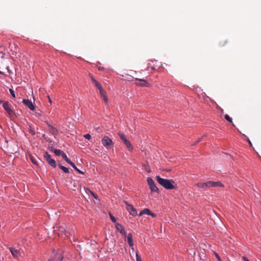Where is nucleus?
Here are the masks:
<instances>
[{"label":"nucleus","mask_w":261,"mask_h":261,"mask_svg":"<svg viewBox=\"0 0 261 261\" xmlns=\"http://www.w3.org/2000/svg\"><path fill=\"white\" fill-rule=\"evenodd\" d=\"M48 101H49V103H51L52 101H51V99L50 97H49V96H48Z\"/></svg>","instance_id":"42"},{"label":"nucleus","mask_w":261,"mask_h":261,"mask_svg":"<svg viewBox=\"0 0 261 261\" xmlns=\"http://www.w3.org/2000/svg\"><path fill=\"white\" fill-rule=\"evenodd\" d=\"M127 242H128V243L130 247H133L134 244V242H133V240L132 234V233H128V235H127Z\"/></svg>","instance_id":"14"},{"label":"nucleus","mask_w":261,"mask_h":261,"mask_svg":"<svg viewBox=\"0 0 261 261\" xmlns=\"http://www.w3.org/2000/svg\"><path fill=\"white\" fill-rule=\"evenodd\" d=\"M99 91V93H100V95L101 96V97L102 98L103 97L105 96L106 95H107V92H106V91H105L102 88H101V89H98Z\"/></svg>","instance_id":"19"},{"label":"nucleus","mask_w":261,"mask_h":261,"mask_svg":"<svg viewBox=\"0 0 261 261\" xmlns=\"http://www.w3.org/2000/svg\"><path fill=\"white\" fill-rule=\"evenodd\" d=\"M71 166L76 170L80 174H84V173L83 172H82V171H81L80 170H79L77 167L75 165V164L74 163H73V164L71 165Z\"/></svg>","instance_id":"23"},{"label":"nucleus","mask_w":261,"mask_h":261,"mask_svg":"<svg viewBox=\"0 0 261 261\" xmlns=\"http://www.w3.org/2000/svg\"><path fill=\"white\" fill-rule=\"evenodd\" d=\"M9 250L14 258L18 259L21 256L19 250L16 249L14 247H10Z\"/></svg>","instance_id":"7"},{"label":"nucleus","mask_w":261,"mask_h":261,"mask_svg":"<svg viewBox=\"0 0 261 261\" xmlns=\"http://www.w3.org/2000/svg\"><path fill=\"white\" fill-rule=\"evenodd\" d=\"M3 108L10 116L12 117L14 115L15 113L11 109V106L8 101H5L3 103Z\"/></svg>","instance_id":"4"},{"label":"nucleus","mask_w":261,"mask_h":261,"mask_svg":"<svg viewBox=\"0 0 261 261\" xmlns=\"http://www.w3.org/2000/svg\"><path fill=\"white\" fill-rule=\"evenodd\" d=\"M63 257L60 253H57L51 257L48 261H62Z\"/></svg>","instance_id":"9"},{"label":"nucleus","mask_w":261,"mask_h":261,"mask_svg":"<svg viewBox=\"0 0 261 261\" xmlns=\"http://www.w3.org/2000/svg\"><path fill=\"white\" fill-rule=\"evenodd\" d=\"M150 216H152V217H153V218H155V217H156V214H154V213H152V212H151V213H150Z\"/></svg>","instance_id":"35"},{"label":"nucleus","mask_w":261,"mask_h":261,"mask_svg":"<svg viewBox=\"0 0 261 261\" xmlns=\"http://www.w3.org/2000/svg\"><path fill=\"white\" fill-rule=\"evenodd\" d=\"M208 188L216 187H224V185L220 181L215 182V181H208Z\"/></svg>","instance_id":"10"},{"label":"nucleus","mask_w":261,"mask_h":261,"mask_svg":"<svg viewBox=\"0 0 261 261\" xmlns=\"http://www.w3.org/2000/svg\"><path fill=\"white\" fill-rule=\"evenodd\" d=\"M110 217L112 221L114 223L116 222V219L111 214L109 213Z\"/></svg>","instance_id":"27"},{"label":"nucleus","mask_w":261,"mask_h":261,"mask_svg":"<svg viewBox=\"0 0 261 261\" xmlns=\"http://www.w3.org/2000/svg\"><path fill=\"white\" fill-rule=\"evenodd\" d=\"M55 232L57 233L59 236H62L63 234L66 237H68L69 233L65 230L64 226L56 225L54 227Z\"/></svg>","instance_id":"2"},{"label":"nucleus","mask_w":261,"mask_h":261,"mask_svg":"<svg viewBox=\"0 0 261 261\" xmlns=\"http://www.w3.org/2000/svg\"><path fill=\"white\" fill-rule=\"evenodd\" d=\"M98 69L99 70H102L103 69V67H99Z\"/></svg>","instance_id":"45"},{"label":"nucleus","mask_w":261,"mask_h":261,"mask_svg":"<svg viewBox=\"0 0 261 261\" xmlns=\"http://www.w3.org/2000/svg\"><path fill=\"white\" fill-rule=\"evenodd\" d=\"M116 228L117 230L119 231L122 235H126V232L124 230L123 226L121 224L118 223H116Z\"/></svg>","instance_id":"12"},{"label":"nucleus","mask_w":261,"mask_h":261,"mask_svg":"<svg viewBox=\"0 0 261 261\" xmlns=\"http://www.w3.org/2000/svg\"><path fill=\"white\" fill-rule=\"evenodd\" d=\"M84 137L86 139L90 140L91 138V136L89 134H87L84 135Z\"/></svg>","instance_id":"30"},{"label":"nucleus","mask_w":261,"mask_h":261,"mask_svg":"<svg viewBox=\"0 0 261 261\" xmlns=\"http://www.w3.org/2000/svg\"><path fill=\"white\" fill-rule=\"evenodd\" d=\"M126 205V208L127 211L129 212L130 214L132 216H136L137 214V211L134 207L133 205L129 204L127 202H124Z\"/></svg>","instance_id":"8"},{"label":"nucleus","mask_w":261,"mask_h":261,"mask_svg":"<svg viewBox=\"0 0 261 261\" xmlns=\"http://www.w3.org/2000/svg\"><path fill=\"white\" fill-rule=\"evenodd\" d=\"M58 166L60 169H61L65 173H69V170L68 168L61 165L60 164H58Z\"/></svg>","instance_id":"18"},{"label":"nucleus","mask_w":261,"mask_h":261,"mask_svg":"<svg viewBox=\"0 0 261 261\" xmlns=\"http://www.w3.org/2000/svg\"><path fill=\"white\" fill-rule=\"evenodd\" d=\"M224 118L226 120H227V121H228L229 122L232 123V119L228 115L226 114L224 116Z\"/></svg>","instance_id":"25"},{"label":"nucleus","mask_w":261,"mask_h":261,"mask_svg":"<svg viewBox=\"0 0 261 261\" xmlns=\"http://www.w3.org/2000/svg\"><path fill=\"white\" fill-rule=\"evenodd\" d=\"M4 102L5 101H3V100H0V103H2L3 105Z\"/></svg>","instance_id":"46"},{"label":"nucleus","mask_w":261,"mask_h":261,"mask_svg":"<svg viewBox=\"0 0 261 261\" xmlns=\"http://www.w3.org/2000/svg\"><path fill=\"white\" fill-rule=\"evenodd\" d=\"M201 139H202V138L199 139L198 140H197L196 142H195L194 143L193 145H196L198 143H199L201 140Z\"/></svg>","instance_id":"36"},{"label":"nucleus","mask_w":261,"mask_h":261,"mask_svg":"<svg viewBox=\"0 0 261 261\" xmlns=\"http://www.w3.org/2000/svg\"><path fill=\"white\" fill-rule=\"evenodd\" d=\"M195 186L200 188H208V182H198L195 185Z\"/></svg>","instance_id":"16"},{"label":"nucleus","mask_w":261,"mask_h":261,"mask_svg":"<svg viewBox=\"0 0 261 261\" xmlns=\"http://www.w3.org/2000/svg\"><path fill=\"white\" fill-rule=\"evenodd\" d=\"M101 143L107 149L110 148L114 144L112 140L108 136H105L101 139Z\"/></svg>","instance_id":"3"},{"label":"nucleus","mask_w":261,"mask_h":261,"mask_svg":"<svg viewBox=\"0 0 261 261\" xmlns=\"http://www.w3.org/2000/svg\"><path fill=\"white\" fill-rule=\"evenodd\" d=\"M30 159L32 161V162L34 164H36L37 165V161H36V160L35 159L34 157H33L32 155H30Z\"/></svg>","instance_id":"26"},{"label":"nucleus","mask_w":261,"mask_h":261,"mask_svg":"<svg viewBox=\"0 0 261 261\" xmlns=\"http://www.w3.org/2000/svg\"><path fill=\"white\" fill-rule=\"evenodd\" d=\"M90 78L92 82H94V80H96L90 74Z\"/></svg>","instance_id":"40"},{"label":"nucleus","mask_w":261,"mask_h":261,"mask_svg":"<svg viewBox=\"0 0 261 261\" xmlns=\"http://www.w3.org/2000/svg\"><path fill=\"white\" fill-rule=\"evenodd\" d=\"M242 259L244 260V261H249L248 258L245 256H243L242 257Z\"/></svg>","instance_id":"38"},{"label":"nucleus","mask_w":261,"mask_h":261,"mask_svg":"<svg viewBox=\"0 0 261 261\" xmlns=\"http://www.w3.org/2000/svg\"><path fill=\"white\" fill-rule=\"evenodd\" d=\"M90 193H91V194L93 196V197L95 198V199H97V196L96 194H95L93 192H92V191H90Z\"/></svg>","instance_id":"37"},{"label":"nucleus","mask_w":261,"mask_h":261,"mask_svg":"<svg viewBox=\"0 0 261 261\" xmlns=\"http://www.w3.org/2000/svg\"><path fill=\"white\" fill-rule=\"evenodd\" d=\"M146 171L147 172H150V170L149 169H146Z\"/></svg>","instance_id":"43"},{"label":"nucleus","mask_w":261,"mask_h":261,"mask_svg":"<svg viewBox=\"0 0 261 261\" xmlns=\"http://www.w3.org/2000/svg\"><path fill=\"white\" fill-rule=\"evenodd\" d=\"M3 72L0 71V74H3Z\"/></svg>","instance_id":"49"},{"label":"nucleus","mask_w":261,"mask_h":261,"mask_svg":"<svg viewBox=\"0 0 261 261\" xmlns=\"http://www.w3.org/2000/svg\"><path fill=\"white\" fill-rule=\"evenodd\" d=\"M248 142L250 145H252V143L249 140H248Z\"/></svg>","instance_id":"44"},{"label":"nucleus","mask_w":261,"mask_h":261,"mask_svg":"<svg viewBox=\"0 0 261 261\" xmlns=\"http://www.w3.org/2000/svg\"><path fill=\"white\" fill-rule=\"evenodd\" d=\"M123 143L126 145L129 151H131L133 150V147L129 140L126 139V140H124V142Z\"/></svg>","instance_id":"15"},{"label":"nucleus","mask_w":261,"mask_h":261,"mask_svg":"<svg viewBox=\"0 0 261 261\" xmlns=\"http://www.w3.org/2000/svg\"><path fill=\"white\" fill-rule=\"evenodd\" d=\"M147 184L151 192H158L159 189L156 187L154 181L151 177L147 178Z\"/></svg>","instance_id":"6"},{"label":"nucleus","mask_w":261,"mask_h":261,"mask_svg":"<svg viewBox=\"0 0 261 261\" xmlns=\"http://www.w3.org/2000/svg\"><path fill=\"white\" fill-rule=\"evenodd\" d=\"M61 156H62V158H63L65 160H67V159H68V158H67V156L66 154L64 152H63V153H62V155H61Z\"/></svg>","instance_id":"33"},{"label":"nucleus","mask_w":261,"mask_h":261,"mask_svg":"<svg viewBox=\"0 0 261 261\" xmlns=\"http://www.w3.org/2000/svg\"><path fill=\"white\" fill-rule=\"evenodd\" d=\"M216 256L217 259H218V260L221 261L220 257L217 254H216Z\"/></svg>","instance_id":"41"},{"label":"nucleus","mask_w":261,"mask_h":261,"mask_svg":"<svg viewBox=\"0 0 261 261\" xmlns=\"http://www.w3.org/2000/svg\"><path fill=\"white\" fill-rule=\"evenodd\" d=\"M150 213L151 211L149 209L145 208L140 213L139 215L142 216L143 214H147L150 215Z\"/></svg>","instance_id":"17"},{"label":"nucleus","mask_w":261,"mask_h":261,"mask_svg":"<svg viewBox=\"0 0 261 261\" xmlns=\"http://www.w3.org/2000/svg\"><path fill=\"white\" fill-rule=\"evenodd\" d=\"M170 170H171L170 169H169V170H168V169L166 170V171H167V172H169V171H170Z\"/></svg>","instance_id":"48"},{"label":"nucleus","mask_w":261,"mask_h":261,"mask_svg":"<svg viewBox=\"0 0 261 261\" xmlns=\"http://www.w3.org/2000/svg\"><path fill=\"white\" fill-rule=\"evenodd\" d=\"M157 181L164 188L168 190L175 189L176 188L175 182L173 180L164 179L160 176H156Z\"/></svg>","instance_id":"1"},{"label":"nucleus","mask_w":261,"mask_h":261,"mask_svg":"<svg viewBox=\"0 0 261 261\" xmlns=\"http://www.w3.org/2000/svg\"><path fill=\"white\" fill-rule=\"evenodd\" d=\"M55 154L57 156L62 155V153L64 152L63 151L60 149H55L54 151Z\"/></svg>","instance_id":"20"},{"label":"nucleus","mask_w":261,"mask_h":261,"mask_svg":"<svg viewBox=\"0 0 261 261\" xmlns=\"http://www.w3.org/2000/svg\"><path fill=\"white\" fill-rule=\"evenodd\" d=\"M29 132L33 136L35 135L36 134L35 130L30 125H29Z\"/></svg>","instance_id":"24"},{"label":"nucleus","mask_w":261,"mask_h":261,"mask_svg":"<svg viewBox=\"0 0 261 261\" xmlns=\"http://www.w3.org/2000/svg\"><path fill=\"white\" fill-rule=\"evenodd\" d=\"M9 92H10V94H11V95L13 96V97H14V98L16 97V96H15V93H14V91L13 90H12V89H9Z\"/></svg>","instance_id":"29"},{"label":"nucleus","mask_w":261,"mask_h":261,"mask_svg":"<svg viewBox=\"0 0 261 261\" xmlns=\"http://www.w3.org/2000/svg\"><path fill=\"white\" fill-rule=\"evenodd\" d=\"M23 103L26 105L30 110H34L35 109V106L33 104L32 102L29 99H23Z\"/></svg>","instance_id":"11"},{"label":"nucleus","mask_w":261,"mask_h":261,"mask_svg":"<svg viewBox=\"0 0 261 261\" xmlns=\"http://www.w3.org/2000/svg\"><path fill=\"white\" fill-rule=\"evenodd\" d=\"M136 260L137 261H142L141 258L138 252H136Z\"/></svg>","instance_id":"31"},{"label":"nucleus","mask_w":261,"mask_h":261,"mask_svg":"<svg viewBox=\"0 0 261 261\" xmlns=\"http://www.w3.org/2000/svg\"><path fill=\"white\" fill-rule=\"evenodd\" d=\"M118 135L120 137V138L122 140V141L124 142V140H126L127 139L126 138L125 135L124 134L119 132L118 133Z\"/></svg>","instance_id":"22"},{"label":"nucleus","mask_w":261,"mask_h":261,"mask_svg":"<svg viewBox=\"0 0 261 261\" xmlns=\"http://www.w3.org/2000/svg\"><path fill=\"white\" fill-rule=\"evenodd\" d=\"M67 163H68L69 164H70L71 166L73 164V162H72L68 158L65 160Z\"/></svg>","instance_id":"34"},{"label":"nucleus","mask_w":261,"mask_h":261,"mask_svg":"<svg viewBox=\"0 0 261 261\" xmlns=\"http://www.w3.org/2000/svg\"><path fill=\"white\" fill-rule=\"evenodd\" d=\"M151 69H152V70H154V69H155V68H154V67L153 66H151Z\"/></svg>","instance_id":"47"},{"label":"nucleus","mask_w":261,"mask_h":261,"mask_svg":"<svg viewBox=\"0 0 261 261\" xmlns=\"http://www.w3.org/2000/svg\"><path fill=\"white\" fill-rule=\"evenodd\" d=\"M48 126L50 127V129H51V133H55L57 130V129L56 128H55L54 127H53V126H51L50 125H49L48 124Z\"/></svg>","instance_id":"28"},{"label":"nucleus","mask_w":261,"mask_h":261,"mask_svg":"<svg viewBox=\"0 0 261 261\" xmlns=\"http://www.w3.org/2000/svg\"><path fill=\"white\" fill-rule=\"evenodd\" d=\"M105 102L106 104H107L108 103V98L107 97V95H106L105 96L102 97Z\"/></svg>","instance_id":"32"},{"label":"nucleus","mask_w":261,"mask_h":261,"mask_svg":"<svg viewBox=\"0 0 261 261\" xmlns=\"http://www.w3.org/2000/svg\"><path fill=\"white\" fill-rule=\"evenodd\" d=\"M43 157L51 166L54 168L56 167V163L55 160L51 158L50 155L48 152H45Z\"/></svg>","instance_id":"5"},{"label":"nucleus","mask_w":261,"mask_h":261,"mask_svg":"<svg viewBox=\"0 0 261 261\" xmlns=\"http://www.w3.org/2000/svg\"><path fill=\"white\" fill-rule=\"evenodd\" d=\"M140 81V83H137L136 85L141 87H148L149 84L145 80L142 79H137Z\"/></svg>","instance_id":"13"},{"label":"nucleus","mask_w":261,"mask_h":261,"mask_svg":"<svg viewBox=\"0 0 261 261\" xmlns=\"http://www.w3.org/2000/svg\"><path fill=\"white\" fill-rule=\"evenodd\" d=\"M225 43H226L225 41H222L221 42H220V44H221V45L223 46L225 45Z\"/></svg>","instance_id":"39"},{"label":"nucleus","mask_w":261,"mask_h":261,"mask_svg":"<svg viewBox=\"0 0 261 261\" xmlns=\"http://www.w3.org/2000/svg\"><path fill=\"white\" fill-rule=\"evenodd\" d=\"M93 83L95 85V87L98 89H101V88H102L101 84L99 83H98L96 80H94Z\"/></svg>","instance_id":"21"}]
</instances>
